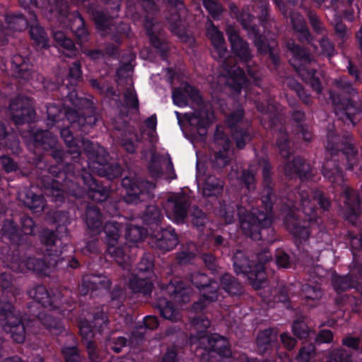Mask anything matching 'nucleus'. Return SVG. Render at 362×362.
Returning <instances> with one entry per match:
<instances>
[{"label": "nucleus", "mask_w": 362, "mask_h": 362, "mask_svg": "<svg viewBox=\"0 0 362 362\" xmlns=\"http://www.w3.org/2000/svg\"><path fill=\"white\" fill-rule=\"evenodd\" d=\"M284 172L287 175L297 174L300 179L312 176L310 165L300 158H295L291 162H286L284 164Z\"/></svg>", "instance_id": "bb28decb"}, {"label": "nucleus", "mask_w": 362, "mask_h": 362, "mask_svg": "<svg viewBox=\"0 0 362 362\" xmlns=\"http://www.w3.org/2000/svg\"><path fill=\"white\" fill-rule=\"evenodd\" d=\"M162 218V214L158 206H148L142 216V218L147 224H158Z\"/></svg>", "instance_id": "864d4df0"}, {"label": "nucleus", "mask_w": 362, "mask_h": 362, "mask_svg": "<svg viewBox=\"0 0 362 362\" xmlns=\"http://www.w3.org/2000/svg\"><path fill=\"white\" fill-rule=\"evenodd\" d=\"M83 284L87 286L88 289L91 290H107L110 285V280L107 277L101 276H86L83 279Z\"/></svg>", "instance_id": "49530a36"}, {"label": "nucleus", "mask_w": 362, "mask_h": 362, "mask_svg": "<svg viewBox=\"0 0 362 362\" xmlns=\"http://www.w3.org/2000/svg\"><path fill=\"white\" fill-rule=\"evenodd\" d=\"M0 313L5 315L4 329L11 334L13 341L21 343L25 338V328L21 320L20 313L8 303L4 307L0 306Z\"/></svg>", "instance_id": "0eeeda50"}, {"label": "nucleus", "mask_w": 362, "mask_h": 362, "mask_svg": "<svg viewBox=\"0 0 362 362\" xmlns=\"http://www.w3.org/2000/svg\"><path fill=\"white\" fill-rule=\"evenodd\" d=\"M120 6L121 0H108L105 7L107 13L102 11H96L93 13L96 28L102 32V35H107L114 30L120 35H128L130 30L129 25L120 23L116 26L112 23V20L119 16Z\"/></svg>", "instance_id": "39448f33"}, {"label": "nucleus", "mask_w": 362, "mask_h": 362, "mask_svg": "<svg viewBox=\"0 0 362 362\" xmlns=\"http://www.w3.org/2000/svg\"><path fill=\"white\" fill-rule=\"evenodd\" d=\"M41 241L47 246L48 255L57 257L62 253L59 249L62 245L61 238H58L54 232L45 230L41 235Z\"/></svg>", "instance_id": "72a5a7b5"}, {"label": "nucleus", "mask_w": 362, "mask_h": 362, "mask_svg": "<svg viewBox=\"0 0 362 362\" xmlns=\"http://www.w3.org/2000/svg\"><path fill=\"white\" fill-rule=\"evenodd\" d=\"M286 224L288 229L293 234L296 238L301 243L308 240L310 232L306 225L301 226L300 223L289 213L286 217Z\"/></svg>", "instance_id": "473e14b6"}, {"label": "nucleus", "mask_w": 362, "mask_h": 362, "mask_svg": "<svg viewBox=\"0 0 362 362\" xmlns=\"http://www.w3.org/2000/svg\"><path fill=\"white\" fill-rule=\"evenodd\" d=\"M19 196L20 199L22 200L24 205L28 206L34 213H38L43 211L45 206V201L43 197L35 194L30 189L25 190Z\"/></svg>", "instance_id": "2f4dec72"}, {"label": "nucleus", "mask_w": 362, "mask_h": 362, "mask_svg": "<svg viewBox=\"0 0 362 362\" xmlns=\"http://www.w3.org/2000/svg\"><path fill=\"white\" fill-rule=\"evenodd\" d=\"M230 8L243 28L247 31L248 35L257 34V28L252 23L254 18L252 15L245 10H242L240 13H238V8L234 4H231Z\"/></svg>", "instance_id": "c9c22d12"}, {"label": "nucleus", "mask_w": 362, "mask_h": 362, "mask_svg": "<svg viewBox=\"0 0 362 362\" xmlns=\"http://www.w3.org/2000/svg\"><path fill=\"white\" fill-rule=\"evenodd\" d=\"M206 36L213 46L212 57L220 62H225L228 49L223 33L208 18L206 23Z\"/></svg>", "instance_id": "f8f14e48"}, {"label": "nucleus", "mask_w": 362, "mask_h": 362, "mask_svg": "<svg viewBox=\"0 0 362 362\" xmlns=\"http://www.w3.org/2000/svg\"><path fill=\"white\" fill-rule=\"evenodd\" d=\"M122 185L127 189L126 202L132 204L144 200L148 197L149 192L155 188L154 184L150 182L132 180L128 177L122 179Z\"/></svg>", "instance_id": "9d476101"}, {"label": "nucleus", "mask_w": 362, "mask_h": 362, "mask_svg": "<svg viewBox=\"0 0 362 362\" xmlns=\"http://www.w3.org/2000/svg\"><path fill=\"white\" fill-rule=\"evenodd\" d=\"M316 355L315 346L313 344H309L299 350L296 359L298 362H312Z\"/></svg>", "instance_id": "603ef678"}, {"label": "nucleus", "mask_w": 362, "mask_h": 362, "mask_svg": "<svg viewBox=\"0 0 362 362\" xmlns=\"http://www.w3.org/2000/svg\"><path fill=\"white\" fill-rule=\"evenodd\" d=\"M293 197H295L296 199H298L299 200V205L301 206L303 214L309 221H313L316 219V209L315 204L311 203L310 198H312L313 201L317 202V203L320 205L321 208L325 210H327L329 206V202L322 196L320 192H310V189L306 186H301L298 191V196L292 194H288L285 204L289 210H291L292 208L298 209L296 201L293 200Z\"/></svg>", "instance_id": "20e7f679"}, {"label": "nucleus", "mask_w": 362, "mask_h": 362, "mask_svg": "<svg viewBox=\"0 0 362 362\" xmlns=\"http://www.w3.org/2000/svg\"><path fill=\"white\" fill-rule=\"evenodd\" d=\"M226 73L218 76V83H225L232 89L239 93L240 88L246 83L247 79L243 69H225Z\"/></svg>", "instance_id": "5701e85b"}, {"label": "nucleus", "mask_w": 362, "mask_h": 362, "mask_svg": "<svg viewBox=\"0 0 362 362\" xmlns=\"http://www.w3.org/2000/svg\"><path fill=\"white\" fill-rule=\"evenodd\" d=\"M83 148L88 157L90 169L97 173H104L105 167L108 163L107 153L104 148L95 145L89 140L81 141Z\"/></svg>", "instance_id": "9b49d317"}, {"label": "nucleus", "mask_w": 362, "mask_h": 362, "mask_svg": "<svg viewBox=\"0 0 362 362\" xmlns=\"http://www.w3.org/2000/svg\"><path fill=\"white\" fill-rule=\"evenodd\" d=\"M158 308L160 310V315L172 322H177L181 319V315L179 308L170 301L165 299H160L158 303Z\"/></svg>", "instance_id": "ea45409f"}, {"label": "nucleus", "mask_w": 362, "mask_h": 362, "mask_svg": "<svg viewBox=\"0 0 362 362\" xmlns=\"http://www.w3.org/2000/svg\"><path fill=\"white\" fill-rule=\"evenodd\" d=\"M223 182L213 175L208 176L203 187V194L205 197L217 196L223 190Z\"/></svg>", "instance_id": "c03bdc74"}, {"label": "nucleus", "mask_w": 362, "mask_h": 362, "mask_svg": "<svg viewBox=\"0 0 362 362\" xmlns=\"http://www.w3.org/2000/svg\"><path fill=\"white\" fill-rule=\"evenodd\" d=\"M6 22L7 28H4L1 25L3 30L2 34H6V40L10 34V30L21 31L24 30L28 25V20L25 19L21 15L13 16L9 15L6 17Z\"/></svg>", "instance_id": "79ce46f5"}, {"label": "nucleus", "mask_w": 362, "mask_h": 362, "mask_svg": "<svg viewBox=\"0 0 362 362\" xmlns=\"http://www.w3.org/2000/svg\"><path fill=\"white\" fill-rule=\"evenodd\" d=\"M291 23L293 29L298 35V38L301 42L310 43L313 37L310 33L303 16L298 12L290 13Z\"/></svg>", "instance_id": "393cba45"}, {"label": "nucleus", "mask_w": 362, "mask_h": 362, "mask_svg": "<svg viewBox=\"0 0 362 362\" xmlns=\"http://www.w3.org/2000/svg\"><path fill=\"white\" fill-rule=\"evenodd\" d=\"M343 196L344 197L343 215L346 220L354 223L361 213L359 195L346 187L343 190Z\"/></svg>", "instance_id": "f3484780"}, {"label": "nucleus", "mask_w": 362, "mask_h": 362, "mask_svg": "<svg viewBox=\"0 0 362 362\" xmlns=\"http://www.w3.org/2000/svg\"><path fill=\"white\" fill-rule=\"evenodd\" d=\"M332 284L337 292H342L355 287L354 281L350 276H334Z\"/></svg>", "instance_id": "4d7b16f0"}, {"label": "nucleus", "mask_w": 362, "mask_h": 362, "mask_svg": "<svg viewBox=\"0 0 362 362\" xmlns=\"http://www.w3.org/2000/svg\"><path fill=\"white\" fill-rule=\"evenodd\" d=\"M168 1L171 5L170 16L167 17L170 31L181 41L189 42L191 37L187 31L189 20L188 10L182 0H168Z\"/></svg>", "instance_id": "423d86ee"}, {"label": "nucleus", "mask_w": 362, "mask_h": 362, "mask_svg": "<svg viewBox=\"0 0 362 362\" xmlns=\"http://www.w3.org/2000/svg\"><path fill=\"white\" fill-rule=\"evenodd\" d=\"M121 225L115 221L107 222L105 227L104 231L106 235V241L107 246L112 245H117L121 235Z\"/></svg>", "instance_id": "a18cd8bd"}, {"label": "nucleus", "mask_w": 362, "mask_h": 362, "mask_svg": "<svg viewBox=\"0 0 362 362\" xmlns=\"http://www.w3.org/2000/svg\"><path fill=\"white\" fill-rule=\"evenodd\" d=\"M104 173H99L100 176L106 177L109 180L119 177L121 175V167L117 163H107L105 167Z\"/></svg>", "instance_id": "774afa93"}, {"label": "nucleus", "mask_w": 362, "mask_h": 362, "mask_svg": "<svg viewBox=\"0 0 362 362\" xmlns=\"http://www.w3.org/2000/svg\"><path fill=\"white\" fill-rule=\"evenodd\" d=\"M205 342L208 343L207 346H204L205 349L215 351L220 356L229 357L231 354L228 348V341L222 337L218 334H213L210 337L202 336L200 337V344L204 345Z\"/></svg>", "instance_id": "4be33fe9"}, {"label": "nucleus", "mask_w": 362, "mask_h": 362, "mask_svg": "<svg viewBox=\"0 0 362 362\" xmlns=\"http://www.w3.org/2000/svg\"><path fill=\"white\" fill-rule=\"evenodd\" d=\"M127 247L124 245H112L107 246V253L116 261L123 269H127L129 264L130 258L127 255Z\"/></svg>", "instance_id": "4c0bfd02"}, {"label": "nucleus", "mask_w": 362, "mask_h": 362, "mask_svg": "<svg viewBox=\"0 0 362 362\" xmlns=\"http://www.w3.org/2000/svg\"><path fill=\"white\" fill-rule=\"evenodd\" d=\"M308 18L313 29L316 33L322 34L325 31V25L315 12L310 11L308 13Z\"/></svg>", "instance_id": "338daca9"}, {"label": "nucleus", "mask_w": 362, "mask_h": 362, "mask_svg": "<svg viewBox=\"0 0 362 362\" xmlns=\"http://www.w3.org/2000/svg\"><path fill=\"white\" fill-rule=\"evenodd\" d=\"M302 293L305 298L313 300H319L322 296L321 288L316 285H303L302 286Z\"/></svg>", "instance_id": "680f3d73"}, {"label": "nucleus", "mask_w": 362, "mask_h": 362, "mask_svg": "<svg viewBox=\"0 0 362 362\" xmlns=\"http://www.w3.org/2000/svg\"><path fill=\"white\" fill-rule=\"evenodd\" d=\"M163 295L172 298L177 303H186L189 300L190 288L184 286L181 281L170 282L162 287Z\"/></svg>", "instance_id": "b1692460"}, {"label": "nucleus", "mask_w": 362, "mask_h": 362, "mask_svg": "<svg viewBox=\"0 0 362 362\" xmlns=\"http://www.w3.org/2000/svg\"><path fill=\"white\" fill-rule=\"evenodd\" d=\"M226 33L233 53L243 62L249 63L252 55L248 43L239 35L238 30L232 25H227Z\"/></svg>", "instance_id": "ddd939ff"}, {"label": "nucleus", "mask_w": 362, "mask_h": 362, "mask_svg": "<svg viewBox=\"0 0 362 362\" xmlns=\"http://www.w3.org/2000/svg\"><path fill=\"white\" fill-rule=\"evenodd\" d=\"M151 277L136 274L129 281V286L134 292L142 293L144 295L149 294L153 288L150 280Z\"/></svg>", "instance_id": "e433bc0d"}, {"label": "nucleus", "mask_w": 362, "mask_h": 362, "mask_svg": "<svg viewBox=\"0 0 362 362\" xmlns=\"http://www.w3.org/2000/svg\"><path fill=\"white\" fill-rule=\"evenodd\" d=\"M72 175H66L63 184L59 187V180H54L50 186L46 187V194L52 197L55 202L63 201V192L64 191L74 196H81L83 194V190L79 187V181L82 180L86 186L88 196L93 201L97 202H103L108 197L107 189L98 185L93 179L91 174L83 173L80 177H75L76 180H73Z\"/></svg>", "instance_id": "f03ea898"}, {"label": "nucleus", "mask_w": 362, "mask_h": 362, "mask_svg": "<svg viewBox=\"0 0 362 362\" xmlns=\"http://www.w3.org/2000/svg\"><path fill=\"white\" fill-rule=\"evenodd\" d=\"M62 137L64 139V142L69 148V153L72 155V158L76 159L80 156L79 148L75 145L74 137L69 129H63L61 131Z\"/></svg>", "instance_id": "5fc2aeb1"}, {"label": "nucleus", "mask_w": 362, "mask_h": 362, "mask_svg": "<svg viewBox=\"0 0 362 362\" xmlns=\"http://www.w3.org/2000/svg\"><path fill=\"white\" fill-rule=\"evenodd\" d=\"M195 117L199 120V125L205 127L214 121V115L211 108L209 106L202 107L195 112Z\"/></svg>", "instance_id": "bf43d9fd"}, {"label": "nucleus", "mask_w": 362, "mask_h": 362, "mask_svg": "<svg viewBox=\"0 0 362 362\" xmlns=\"http://www.w3.org/2000/svg\"><path fill=\"white\" fill-rule=\"evenodd\" d=\"M86 222L88 229L98 234L101 231L102 218L99 209L95 206H88L86 209Z\"/></svg>", "instance_id": "a19ab883"}, {"label": "nucleus", "mask_w": 362, "mask_h": 362, "mask_svg": "<svg viewBox=\"0 0 362 362\" xmlns=\"http://www.w3.org/2000/svg\"><path fill=\"white\" fill-rule=\"evenodd\" d=\"M352 357V354L345 349H334L329 354L326 362H362V358L358 361H354Z\"/></svg>", "instance_id": "8fccbe9b"}, {"label": "nucleus", "mask_w": 362, "mask_h": 362, "mask_svg": "<svg viewBox=\"0 0 362 362\" xmlns=\"http://www.w3.org/2000/svg\"><path fill=\"white\" fill-rule=\"evenodd\" d=\"M21 5L27 8L30 4L40 8L45 15L47 13H55L65 15L64 10L66 8L64 0H19Z\"/></svg>", "instance_id": "6ab92c4d"}, {"label": "nucleus", "mask_w": 362, "mask_h": 362, "mask_svg": "<svg viewBox=\"0 0 362 362\" xmlns=\"http://www.w3.org/2000/svg\"><path fill=\"white\" fill-rule=\"evenodd\" d=\"M330 99L334 108L336 115L344 122L349 121L354 124L353 116L358 111L362 110V106L358 108L354 106L349 100L344 98L341 100L337 95L330 92Z\"/></svg>", "instance_id": "dca6fc26"}, {"label": "nucleus", "mask_w": 362, "mask_h": 362, "mask_svg": "<svg viewBox=\"0 0 362 362\" xmlns=\"http://www.w3.org/2000/svg\"><path fill=\"white\" fill-rule=\"evenodd\" d=\"M249 36L253 38L255 45L257 47L258 52L260 53L268 52L269 58L272 60L273 64L274 66L280 65L279 56L278 52L274 49V47L276 45V42L275 41L272 42L271 44H268L264 40V39H263L262 37L259 35L258 30L257 35H252Z\"/></svg>", "instance_id": "c85d7f7f"}, {"label": "nucleus", "mask_w": 362, "mask_h": 362, "mask_svg": "<svg viewBox=\"0 0 362 362\" xmlns=\"http://www.w3.org/2000/svg\"><path fill=\"white\" fill-rule=\"evenodd\" d=\"M276 334V333L272 329H264L258 334L257 344L259 353L263 354L268 349Z\"/></svg>", "instance_id": "de8ad7c7"}, {"label": "nucleus", "mask_w": 362, "mask_h": 362, "mask_svg": "<svg viewBox=\"0 0 362 362\" xmlns=\"http://www.w3.org/2000/svg\"><path fill=\"white\" fill-rule=\"evenodd\" d=\"M153 260L151 255H145L141 259L138 264V272L136 274L151 277L153 275Z\"/></svg>", "instance_id": "e2e57ef3"}, {"label": "nucleus", "mask_w": 362, "mask_h": 362, "mask_svg": "<svg viewBox=\"0 0 362 362\" xmlns=\"http://www.w3.org/2000/svg\"><path fill=\"white\" fill-rule=\"evenodd\" d=\"M153 19L152 18H151L148 16H146L145 17V24L144 25H145V27L148 32V34L149 35L150 41H151V43L152 44V45L153 47H155L156 48H161L162 47V42H161L160 39H159L158 36L154 35V33L153 32V26L154 25L153 23Z\"/></svg>", "instance_id": "69168bd1"}, {"label": "nucleus", "mask_w": 362, "mask_h": 362, "mask_svg": "<svg viewBox=\"0 0 362 362\" xmlns=\"http://www.w3.org/2000/svg\"><path fill=\"white\" fill-rule=\"evenodd\" d=\"M192 283L201 291L204 301L213 302L218 298V284L214 281H210L202 273L196 272L191 276Z\"/></svg>", "instance_id": "4468645a"}, {"label": "nucleus", "mask_w": 362, "mask_h": 362, "mask_svg": "<svg viewBox=\"0 0 362 362\" xmlns=\"http://www.w3.org/2000/svg\"><path fill=\"white\" fill-rule=\"evenodd\" d=\"M172 97L173 103L180 107L186 106L189 99L197 104L202 101L199 90L187 83H184L181 87L175 88Z\"/></svg>", "instance_id": "aec40b11"}, {"label": "nucleus", "mask_w": 362, "mask_h": 362, "mask_svg": "<svg viewBox=\"0 0 362 362\" xmlns=\"http://www.w3.org/2000/svg\"><path fill=\"white\" fill-rule=\"evenodd\" d=\"M302 79L310 84L313 90L317 93L322 92L320 78L322 73L320 69H297Z\"/></svg>", "instance_id": "f704fd0d"}, {"label": "nucleus", "mask_w": 362, "mask_h": 362, "mask_svg": "<svg viewBox=\"0 0 362 362\" xmlns=\"http://www.w3.org/2000/svg\"><path fill=\"white\" fill-rule=\"evenodd\" d=\"M30 21H33L35 24L30 26V34L31 38L39 45L42 47H48V37L44 30V29L40 26L37 22L36 15L33 12H29Z\"/></svg>", "instance_id": "58836bf2"}, {"label": "nucleus", "mask_w": 362, "mask_h": 362, "mask_svg": "<svg viewBox=\"0 0 362 362\" xmlns=\"http://www.w3.org/2000/svg\"><path fill=\"white\" fill-rule=\"evenodd\" d=\"M9 108L12 118L17 124L29 122L34 113L30 100L25 97H18L12 100Z\"/></svg>", "instance_id": "2eb2a0df"}, {"label": "nucleus", "mask_w": 362, "mask_h": 362, "mask_svg": "<svg viewBox=\"0 0 362 362\" xmlns=\"http://www.w3.org/2000/svg\"><path fill=\"white\" fill-rule=\"evenodd\" d=\"M226 123L232 132V136L238 148H243L245 143L250 140L248 130L249 124L243 120V110L238 107L231 112L226 118Z\"/></svg>", "instance_id": "6e6552de"}, {"label": "nucleus", "mask_w": 362, "mask_h": 362, "mask_svg": "<svg viewBox=\"0 0 362 362\" xmlns=\"http://www.w3.org/2000/svg\"><path fill=\"white\" fill-rule=\"evenodd\" d=\"M145 234V230L137 226L128 225L126 228L125 236L130 242L136 243L143 240Z\"/></svg>", "instance_id": "052dcab7"}, {"label": "nucleus", "mask_w": 362, "mask_h": 362, "mask_svg": "<svg viewBox=\"0 0 362 362\" xmlns=\"http://www.w3.org/2000/svg\"><path fill=\"white\" fill-rule=\"evenodd\" d=\"M69 26L75 34L78 43L82 44L88 39V33L85 28V23L78 11H74L67 15Z\"/></svg>", "instance_id": "a878e982"}, {"label": "nucleus", "mask_w": 362, "mask_h": 362, "mask_svg": "<svg viewBox=\"0 0 362 362\" xmlns=\"http://www.w3.org/2000/svg\"><path fill=\"white\" fill-rule=\"evenodd\" d=\"M41 322L52 334H59L63 330L64 327L61 322L54 317L51 314L45 313L40 317Z\"/></svg>", "instance_id": "09e8293b"}, {"label": "nucleus", "mask_w": 362, "mask_h": 362, "mask_svg": "<svg viewBox=\"0 0 362 362\" xmlns=\"http://www.w3.org/2000/svg\"><path fill=\"white\" fill-rule=\"evenodd\" d=\"M80 334L82 337L83 343L86 346L90 359L93 362L97 361L96 346L93 338V331L90 329L88 323H81L79 327Z\"/></svg>", "instance_id": "7c9ffc66"}, {"label": "nucleus", "mask_w": 362, "mask_h": 362, "mask_svg": "<svg viewBox=\"0 0 362 362\" xmlns=\"http://www.w3.org/2000/svg\"><path fill=\"white\" fill-rule=\"evenodd\" d=\"M28 295L45 308H57L62 303L60 294L51 298L46 288L42 285H38L30 289L28 291Z\"/></svg>", "instance_id": "412c9836"}, {"label": "nucleus", "mask_w": 362, "mask_h": 362, "mask_svg": "<svg viewBox=\"0 0 362 362\" xmlns=\"http://www.w3.org/2000/svg\"><path fill=\"white\" fill-rule=\"evenodd\" d=\"M259 165L262 167V175L264 187L262 192V202L264 205L266 212L253 209L250 213H245L243 207H238V212L240 225L245 235L253 240L261 239L260 228H267L272 223V218L269 213L272 210V189L270 183V165L265 160H262Z\"/></svg>", "instance_id": "f257e3e1"}, {"label": "nucleus", "mask_w": 362, "mask_h": 362, "mask_svg": "<svg viewBox=\"0 0 362 362\" xmlns=\"http://www.w3.org/2000/svg\"><path fill=\"white\" fill-rule=\"evenodd\" d=\"M286 47L291 52L294 59L298 62L299 66L315 65V60L310 52L293 40H288L286 42Z\"/></svg>", "instance_id": "cd10ccee"}, {"label": "nucleus", "mask_w": 362, "mask_h": 362, "mask_svg": "<svg viewBox=\"0 0 362 362\" xmlns=\"http://www.w3.org/2000/svg\"><path fill=\"white\" fill-rule=\"evenodd\" d=\"M259 262L255 266L241 251H238L233 257V266L237 274H248V280L255 289L261 288L264 283L266 276L264 272V264L269 260L270 255L264 252L258 256Z\"/></svg>", "instance_id": "7ed1b4c3"}, {"label": "nucleus", "mask_w": 362, "mask_h": 362, "mask_svg": "<svg viewBox=\"0 0 362 362\" xmlns=\"http://www.w3.org/2000/svg\"><path fill=\"white\" fill-rule=\"evenodd\" d=\"M223 288L230 294H238L240 292V284L237 280L228 274H225L221 279Z\"/></svg>", "instance_id": "13d9d810"}, {"label": "nucleus", "mask_w": 362, "mask_h": 362, "mask_svg": "<svg viewBox=\"0 0 362 362\" xmlns=\"http://www.w3.org/2000/svg\"><path fill=\"white\" fill-rule=\"evenodd\" d=\"M178 243V238L173 229L163 230L160 236L153 239L152 246L163 251L173 250Z\"/></svg>", "instance_id": "c756f323"}, {"label": "nucleus", "mask_w": 362, "mask_h": 362, "mask_svg": "<svg viewBox=\"0 0 362 362\" xmlns=\"http://www.w3.org/2000/svg\"><path fill=\"white\" fill-rule=\"evenodd\" d=\"M190 205L189 197L182 192L169 193L163 207L167 216L177 223L183 221Z\"/></svg>", "instance_id": "1a4fd4ad"}, {"label": "nucleus", "mask_w": 362, "mask_h": 362, "mask_svg": "<svg viewBox=\"0 0 362 362\" xmlns=\"http://www.w3.org/2000/svg\"><path fill=\"white\" fill-rule=\"evenodd\" d=\"M0 286L3 290L11 292L13 296H16L21 293L19 288H13L12 277L9 274L3 273L0 276Z\"/></svg>", "instance_id": "0e129e2a"}, {"label": "nucleus", "mask_w": 362, "mask_h": 362, "mask_svg": "<svg viewBox=\"0 0 362 362\" xmlns=\"http://www.w3.org/2000/svg\"><path fill=\"white\" fill-rule=\"evenodd\" d=\"M202 4L210 16L215 20H219L223 12V6L216 0H202Z\"/></svg>", "instance_id": "6e6d98bb"}, {"label": "nucleus", "mask_w": 362, "mask_h": 362, "mask_svg": "<svg viewBox=\"0 0 362 362\" xmlns=\"http://www.w3.org/2000/svg\"><path fill=\"white\" fill-rule=\"evenodd\" d=\"M322 173L332 182L340 185L344 180L341 172L339 170L335 160L327 159L325 161L322 168Z\"/></svg>", "instance_id": "37998d69"}, {"label": "nucleus", "mask_w": 362, "mask_h": 362, "mask_svg": "<svg viewBox=\"0 0 362 362\" xmlns=\"http://www.w3.org/2000/svg\"><path fill=\"white\" fill-rule=\"evenodd\" d=\"M215 145L218 152L214 158V166L221 169L227 165L230 160V143L227 136L217 131L215 135Z\"/></svg>", "instance_id": "a211bd4d"}, {"label": "nucleus", "mask_w": 362, "mask_h": 362, "mask_svg": "<svg viewBox=\"0 0 362 362\" xmlns=\"http://www.w3.org/2000/svg\"><path fill=\"white\" fill-rule=\"evenodd\" d=\"M53 38L58 46L70 52L72 54L75 53V45L74 42L69 37H66L62 31H53Z\"/></svg>", "instance_id": "3c124183"}]
</instances>
